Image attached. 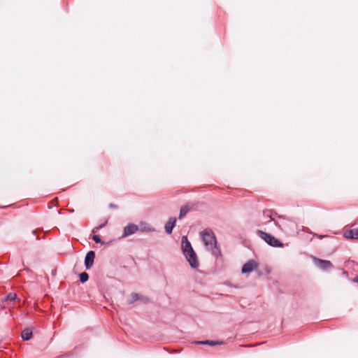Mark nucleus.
<instances>
[{"label": "nucleus", "mask_w": 358, "mask_h": 358, "mask_svg": "<svg viewBox=\"0 0 358 358\" xmlns=\"http://www.w3.org/2000/svg\"><path fill=\"white\" fill-rule=\"evenodd\" d=\"M206 250L213 257L218 258L221 256V251L217 247V239L214 232L210 229H206L200 232Z\"/></svg>", "instance_id": "obj_1"}, {"label": "nucleus", "mask_w": 358, "mask_h": 358, "mask_svg": "<svg viewBox=\"0 0 358 358\" xmlns=\"http://www.w3.org/2000/svg\"><path fill=\"white\" fill-rule=\"evenodd\" d=\"M181 248L192 268H196L199 265L196 255L186 236L182 237Z\"/></svg>", "instance_id": "obj_2"}, {"label": "nucleus", "mask_w": 358, "mask_h": 358, "mask_svg": "<svg viewBox=\"0 0 358 358\" xmlns=\"http://www.w3.org/2000/svg\"><path fill=\"white\" fill-rule=\"evenodd\" d=\"M281 220L280 222L275 221V224L280 228V230L287 234H292L296 231V224L289 219H286L282 216H278Z\"/></svg>", "instance_id": "obj_3"}, {"label": "nucleus", "mask_w": 358, "mask_h": 358, "mask_svg": "<svg viewBox=\"0 0 358 358\" xmlns=\"http://www.w3.org/2000/svg\"><path fill=\"white\" fill-rule=\"evenodd\" d=\"M257 234L270 246L278 248L282 247L283 245V244L279 240L276 239L274 236L268 233H266L261 230H258Z\"/></svg>", "instance_id": "obj_4"}, {"label": "nucleus", "mask_w": 358, "mask_h": 358, "mask_svg": "<svg viewBox=\"0 0 358 358\" xmlns=\"http://www.w3.org/2000/svg\"><path fill=\"white\" fill-rule=\"evenodd\" d=\"M139 230V227L135 224L130 223L124 227L122 234V237L129 236Z\"/></svg>", "instance_id": "obj_5"}, {"label": "nucleus", "mask_w": 358, "mask_h": 358, "mask_svg": "<svg viewBox=\"0 0 358 358\" xmlns=\"http://www.w3.org/2000/svg\"><path fill=\"white\" fill-rule=\"evenodd\" d=\"M314 265L318 268H330L332 264L330 261L323 260L318 259L315 257H312Z\"/></svg>", "instance_id": "obj_6"}, {"label": "nucleus", "mask_w": 358, "mask_h": 358, "mask_svg": "<svg viewBox=\"0 0 358 358\" xmlns=\"http://www.w3.org/2000/svg\"><path fill=\"white\" fill-rule=\"evenodd\" d=\"M95 258V252L92 250L89 251L85 258V268H90L94 262Z\"/></svg>", "instance_id": "obj_7"}, {"label": "nucleus", "mask_w": 358, "mask_h": 358, "mask_svg": "<svg viewBox=\"0 0 358 358\" xmlns=\"http://www.w3.org/2000/svg\"><path fill=\"white\" fill-rule=\"evenodd\" d=\"M176 223V217H170L169 220L166 222L164 226V229L166 234H171L173 231V229L175 227Z\"/></svg>", "instance_id": "obj_8"}, {"label": "nucleus", "mask_w": 358, "mask_h": 358, "mask_svg": "<svg viewBox=\"0 0 358 358\" xmlns=\"http://www.w3.org/2000/svg\"><path fill=\"white\" fill-rule=\"evenodd\" d=\"M139 230L143 232H152L155 231V229L150 224L144 222H141L140 223Z\"/></svg>", "instance_id": "obj_9"}, {"label": "nucleus", "mask_w": 358, "mask_h": 358, "mask_svg": "<svg viewBox=\"0 0 358 358\" xmlns=\"http://www.w3.org/2000/svg\"><path fill=\"white\" fill-rule=\"evenodd\" d=\"M137 300H142L143 302H147L148 301V299L147 298L138 295L136 293H132L131 294V296H130V299L129 300L128 303L129 304H131V303H133L134 302H135Z\"/></svg>", "instance_id": "obj_10"}, {"label": "nucleus", "mask_w": 358, "mask_h": 358, "mask_svg": "<svg viewBox=\"0 0 358 358\" xmlns=\"http://www.w3.org/2000/svg\"><path fill=\"white\" fill-rule=\"evenodd\" d=\"M345 237L351 239H358V229H351L345 233Z\"/></svg>", "instance_id": "obj_11"}, {"label": "nucleus", "mask_w": 358, "mask_h": 358, "mask_svg": "<svg viewBox=\"0 0 358 358\" xmlns=\"http://www.w3.org/2000/svg\"><path fill=\"white\" fill-rule=\"evenodd\" d=\"M258 263L254 259H250L243 264L241 268H257Z\"/></svg>", "instance_id": "obj_12"}, {"label": "nucleus", "mask_w": 358, "mask_h": 358, "mask_svg": "<svg viewBox=\"0 0 358 358\" xmlns=\"http://www.w3.org/2000/svg\"><path fill=\"white\" fill-rule=\"evenodd\" d=\"M21 337L23 341H29L32 337V331L30 329H25L21 334Z\"/></svg>", "instance_id": "obj_13"}, {"label": "nucleus", "mask_w": 358, "mask_h": 358, "mask_svg": "<svg viewBox=\"0 0 358 358\" xmlns=\"http://www.w3.org/2000/svg\"><path fill=\"white\" fill-rule=\"evenodd\" d=\"M197 343L200 344V345H221V344H222V342L206 340V341H198Z\"/></svg>", "instance_id": "obj_14"}, {"label": "nucleus", "mask_w": 358, "mask_h": 358, "mask_svg": "<svg viewBox=\"0 0 358 358\" xmlns=\"http://www.w3.org/2000/svg\"><path fill=\"white\" fill-rule=\"evenodd\" d=\"M263 215L265 217H269L271 219L269 222L273 221L274 222L275 221L274 215L278 216L276 213L273 214L271 211L269 210L264 211Z\"/></svg>", "instance_id": "obj_15"}, {"label": "nucleus", "mask_w": 358, "mask_h": 358, "mask_svg": "<svg viewBox=\"0 0 358 358\" xmlns=\"http://www.w3.org/2000/svg\"><path fill=\"white\" fill-rule=\"evenodd\" d=\"M189 210V208L187 206H183L180 208L179 218L182 219Z\"/></svg>", "instance_id": "obj_16"}, {"label": "nucleus", "mask_w": 358, "mask_h": 358, "mask_svg": "<svg viewBox=\"0 0 358 358\" xmlns=\"http://www.w3.org/2000/svg\"><path fill=\"white\" fill-rule=\"evenodd\" d=\"M345 267L350 268H355V267H358V264L355 262V261H348L345 263Z\"/></svg>", "instance_id": "obj_17"}, {"label": "nucleus", "mask_w": 358, "mask_h": 358, "mask_svg": "<svg viewBox=\"0 0 358 358\" xmlns=\"http://www.w3.org/2000/svg\"><path fill=\"white\" fill-rule=\"evenodd\" d=\"M79 277H80V281L81 282H87L89 278L88 274L86 272H83V273H80Z\"/></svg>", "instance_id": "obj_18"}, {"label": "nucleus", "mask_w": 358, "mask_h": 358, "mask_svg": "<svg viewBox=\"0 0 358 358\" xmlns=\"http://www.w3.org/2000/svg\"><path fill=\"white\" fill-rule=\"evenodd\" d=\"M92 240L96 243H101V244H104V242L101 241L99 236L98 235H93L92 236Z\"/></svg>", "instance_id": "obj_19"}, {"label": "nucleus", "mask_w": 358, "mask_h": 358, "mask_svg": "<svg viewBox=\"0 0 358 358\" xmlns=\"http://www.w3.org/2000/svg\"><path fill=\"white\" fill-rule=\"evenodd\" d=\"M16 298H17L16 294L12 293V292L9 293L6 296V299L10 300V301H15Z\"/></svg>", "instance_id": "obj_20"}, {"label": "nucleus", "mask_w": 358, "mask_h": 358, "mask_svg": "<svg viewBox=\"0 0 358 358\" xmlns=\"http://www.w3.org/2000/svg\"><path fill=\"white\" fill-rule=\"evenodd\" d=\"M106 225V224H102L96 227H95L94 229H93V232H96L98 230L102 229L103 227H104Z\"/></svg>", "instance_id": "obj_21"}, {"label": "nucleus", "mask_w": 358, "mask_h": 358, "mask_svg": "<svg viewBox=\"0 0 358 358\" xmlns=\"http://www.w3.org/2000/svg\"><path fill=\"white\" fill-rule=\"evenodd\" d=\"M254 271V270H241V272H242V273H243V274H246V273H250V272H251V271Z\"/></svg>", "instance_id": "obj_22"}, {"label": "nucleus", "mask_w": 358, "mask_h": 358, "mask_svg": "<svg viewBox=\"0 0 358 358\" xmlns=\"http://www.w3.org/2000/svg\"><path fill=\"white\" fill-rule=\"evenodd\" d=\"M109 207L111 208H116V206L115 204H113V203H110L109 205Z\"/></svg>", "instance_id": "obj_23"}, {"label": "nucleus", "mask_w": 358, "mask_h": 358, "mask_svg": "<svg viewBox=\"0 0 358 358\" xmlns=\"http://www.w3.org/2000/svg\"><path fill=\"white\" fill-rule=\"evenodd\" d=\"M56 273V270H52V275H55Z\"/></svg>", "instance_id": "obj_24"}, {"label": "nucleus", "mask_w": 358, "mask_h": 358, "mask_svg": "<svg viewBox=\"0 0 358 358\" xmlns=\"http://www.w3.org/2000/svg\"><path fill=\"white\" fill-rule=\"evenodd\" d=\"M352 281H354V282H358V280H357V278H354V279L352 280Z\"/></svg>", "instance_id": "obj_25"}, {"label": "nucleus", "mask_w": 358, "mask_h": 358, "mask_svg": "<svg viewBox=\"0 0 358 358\" xmlns=\"http://www.w3.org/2000/svg\"><path fill=\"white\" fill-rule=\"evenodd\" d=\"M318 237H319L320 238H322V237H324V236L320 235Z\"/></svg>", "instance_id": "obj_26"}, {"label": "nucleus", "mask_w": 358, "mask_h": 358, "mask_svg": "<svg viewBox=\"0 0 358 358\" xmlns=\"http://www.w3.org/2000/svg\"><path fill=\"white\" fill-rule=\"evenodd\" d=\"M343 274H345V275L347 274V271H344Z\"/></svg>", "instance_id": "obj_27"}, {"label": "nucleus", "mask_w": 358, "mask_h": 358, "mask_svg": "<svg viewBox=\"0 0 358 358\" xmlns=\"http://www.w3.org/2000/svg\"><path fill=\"white\" fill-rule=\"evenodd\" d=\"M57 358H62V357H57Z\"/></svg>", "instance_id": "obj_28"}]
</instances>
